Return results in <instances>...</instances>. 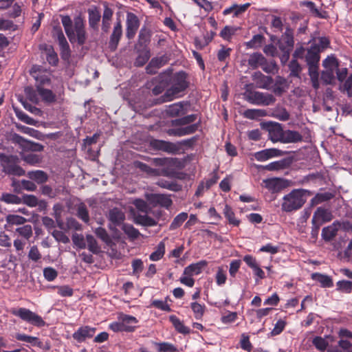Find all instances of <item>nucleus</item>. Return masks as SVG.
I'll return each mask as SVG.
<instances>
[{"label":"nucleus","mask_w":352,"mask_h":352,"mask_svg":"<svg viewBox=\"0 0 352 352\" xmlns=\"http://www.w3.org/2000/svg\"><path fill=\"white\" fill-rule=\"evenodd\" d=\"M61 22L65 32L72 43L83 45L87 39L83 20L80 17L74 19V23L69 16H63Z\"/></svg>","instance_id":"obj_1"},{"label":"nucleus","mask_w":352,"mask_h":352,"mask_svg":"<svg viewBox=\"0 0 352 352\" xmlns=\"http://www.w3.org/2000/svg\"><path fill=\"white\" fill-rule=\"evenodd\" d=\"M310 195L309 191L298 188L292 190L283 197L281 209L286 212H290L301 208Z\"/></svg>","instance_id":"obj_2"},{"label":"nucleus","mask_w":352,"mask_h":352,"mask_svg":"<svg viewBox=\"0 0 352 352\" xmlns=\"http://www.w3.org/2000/svg\"><path fill=\"white\" fill-rule=\"evenodd\" d=\"M117 319L109 325V329L113 332H133L138 323L135 317L123 313H119Z\"/></svg>","instance_id":"obj_3"},{"label":"nucleus","mask_w":352,"mask_h":352,"mask_svg":"<svg viewBox=\"0 0 352 352\" xmlns=\"http://www.w3.org/2000/svg\"><path fill=\"white\" fill-rule=\"evenodd\" d=\"M324 70L321 74V78L325 84H332L335 80V73L337 71L339 64L337 58L333 56H327L322 61Z\"/></svg>","instance_id":"obj_4"},{"label":"nucleus","mask_w":352,"mask_h":352,"mask_svg":"<svg viewBox=\"0 0 352 352\" xmlns=\"http://www.w3.org/2000/svg\"><path fill=\"white\" fill-rule=\"evenodd\" d=\"M12 313L14 316L19 317L21 320L32 325L37 327H43L45 325V321L43 320V318L28 309H15L12 311Z\"/></svg>","instance_id":"obj_5"},{"label":"nucleus","mask_w":352,"mask_h":352,"mask_svg":"<svg viewBox=\"0 0 352 352\" xmlns=\"http://www.w3.org/2000/svg\"><path fill=\"white\" fill-rule=\"evenodd\" d=\"M246 98L252 104L263 106L270 105L276 100L273 95L259 91H251L247 94Z\"/></svg>","instance_id":"obj_6"},{"label":"nucleus","mask_w":352,"mask_h":352,"mask_svg":"<svg viewBox=\"0 0 352 352\" xmlns=\"http://www.w3.org/2000/svg\"><path fill=\"white\" fill-rule=\"evenodd\" d=\"M145 198L150 205L155 207L160 206L168 208L173 204L169 195L157 193H146Z\"/></svg>","instance_id":"obj_7"},{"label":"nucleus","mask_w":352,"mask_h":352,"mask_svg":"<svg viewBox=\"0 0 352 352\" xmlns=\"http://www.w3.org/2000/svg\"><path fill=\"white\" fill-rule=\"evenodd\" d=\"M265 186L272 192H279L291 186L292 182L283 178H271L263 180Z\"/></svg>","instance_id":"obj_8"},{"label":"nucleus","mask_w":352,"mask_h":352,"mask_svg":"<svg viewBox=\"0 0 352 352\" xmlns=\"http://www.w3.org/2000/svg\"><path fill=\"white\" fill-rule=\"evenodd\" d=\"M331 212L326 208L320 207L315 211L312 217V223L316 230L325 222H329L332 219Z\"/></svg>","instance_id":"obj_9"},{"label":"nucleus","mask_w":352,"mask_h":352,"mask_svg":"<svg viewBox=\"0 0 352 352\" xmlns=\"http://www.w3.org/2000/svg\"><path fill=\"white\" fill-rule=\"evenodd\" d=\"M243 260L252 270L256 282L259 279H263L265 277L264 271L261 268L255 257L250 254H246L243 256Z\"/></svg>","instance_id":"obj_10"},{"label":"nucleus","mask_w":352,"mask_h":352,"mask_svg":"<svg viewBox=\"0 0 352 352\" xmlns=\"http://www.w3.org/2000/svg\"><path fill=\"white\" fill-rule=\"evenodd\" d=\"M126 35L129 39H131L134 37L136 32L140 25V21L138 16L132 13L127 12L126 14Z\"/></svg>","instance_id":"obj_11"},{"label":"nucleus","mask_w":352,"mask_h":352,"mask_svg":"<svg viewBox=\"0 0 352 352\" xmlns=\"http://www.w3.org/2000/svg\"><path fill=\"white\" fill-rule=\"evenodd\" d=\"M266 129L269 133V138L273 142L282 141L284 131L280 124L276 122H269L266 124Z\"/></svg>","instance_id":"obj_12"},{"label":"nucleus","mask_w":352,"mask_h":352,"mask_svg":"<svg viewBox=\"0 0 352 352\" xmlns=\"http://www.w3.org/2000/svg\"><path fill=\"white\" fill-rule=\"evenodd\" d=\"M54 32L60 48L61 56L64 60H67L70 56V49L69 44L62 30L60 28H55Z\"/></svg>","instance_id":"obj_13"},{"label":"nucleus","mask_w":352,"mask_h":352,"mask_svg":"<svg viewBox=\"0 0 352 352\" xmlns=\"http://www.w3.org/2000/svg\"><path fill=\"white\" fill-rule=\"evenodd\" d=\"M54 32L60 48L61 56L64 60H67L70 56V49L69 44L62 30L60 28H55Z\"/></svg>","instance_id":"obj_14"},{"label":"nucleus","mask_w":352,"mask_h":352,"mask_svg":"<svg viewBox=\"0 0 352 352\" xmlns=\"http://www.w3.org/2000/svg\"><path fill=\"white\" fill-rule=\"evenodd\" d=\"M96 332V328L89 326L80 327L73 333V338L78 342L85 341L87 338H92Z\"/></svg>","instance_id":"obj_15"},{"label":"nucleus","mask_w":352,"mask_h":352,"mask_svg":"<svg viewBox=\"0 0 352 352\" xmlns=\"http://www.w3.org/2000/svg\"><path fill=\"white\" fill-rule=\"evenodd\" d=\"M283 153L282 151L276 148H268L255 153L254 157L256 160L264 162L272 157L281 156Z\"/></svg>","instance_id":"obj_16"},{"label":"nucleus","mask_w":352,"mask_h":352,"mask_svg":"<svg viewBox=\"0 0 352 352\" xmlns=\"http://www.w3.org/2000/svg\"><path fill=\"white\" fill-rule=\"evenodd\" d=\"M250 6V4L249 3L245 4L233 3L231 6L226 8L223 11V14L224 16L232 14V17L236 18L239 17L241 14H243L248 10Z\"/></svg>","instance_id":"obj_17"},{"label":"nucleus","mask_w":352,"mask_h":352,"mask_svg":"<svg viewBox=\"0 0 352 352\" xmlns=\"http://www.w3.org/2000/svg\"><path fill=\"white\" fill-rule=\"evenodd\" d=\"M13 140L23 148H28L33 151H41L43 149V146L39 144H34L30 141L24 139L19 135L14 134Z\"/></svg>","instance_id":"obj_18"},{"label":"nucleus","mask_w":352,"mask_h":352,"mask_svg":"<svg viewBox=\"0 0 352 352\" xmlns=\"http://www.w3.org/2000/svg\"><path fill=\"white\" fill-rule=\"evenodd\" d=\"M340 226V222L334 221L331 225L324 228L321 234L322 239L327 241H331L336 236Z\"/></svg>","instance_id":"obj_19"},{"label":"nucleus","mask_w":352,"mask_h":352,"mask_svg":"<svg viewBox=\"0 0 352 352\" xmlns=\"http://www.w3.org/2000/svg\"><path fill=\"white\" fill-rule=\"evenodd\" d=\"M197 125L195 124H191L187 126H181L177 129H171L168 131V134L174 136H184L193 133L196 131Z\"/></svg>","instance_id":"obj_20"},{"label":"nucleus","mask_w":352,"mask_h":352,"mask_svg":"<svg viewBox=\"0 0 352 352\" xmlns=\"http://www.w3.org/2000/svg\"><path fill=\"white\" fill-rule=\"evenodd\" d=\"M122 34V28L120 21L116 23L113 32L111 35L109 47L111 50H116Z\"/></svg>","instance_id":"obj_21"},{"label":"nucleus","mask_w":352,"mask_h":352,"mask_svg":"<svg viewBox=\"0 0 352 352\" xmlns=\"http://www.w3.org/2000/svg\"><path fill=\"white\" fill-rule=\"evenodd\" d=\"M135 164L137 168L150 176H168V172L167 170L152 168L142 162H137Z\"/></svg>","instance_id":"obj_22"},{"label":"nucleus","mask_w":352,"mask_h":352,"mask_svg":"<svg viewBox=\"0 0 352 352\" xmlns=\"http://www.w3.org/2000/svg\"><path fill=\"white\" fill-rule=\"evenodd\" d=\"M151 144L153 148L168 153H174L177 150L174 144L164 140H153Z\"/></svg>","instance_id":"obj_23"},{"label":"nucleus","mask_w":352,"mask_h":352,"mask_svg":"<svg viewBox=\"0 0 352 352\" xmlns=\"http://www.w3.org/2000/svg\"><path fill=\"white\" fill-rule=\"evenodd\" d=\"M206 265L207 262L206 261H201L196 263H192L184 269V274L191 276L198 275Z\"/></svg>","instance_id":"obj_24"},{"label":"nucleus","mask_w":352,"mask_h":352,"mask_svg":"<svg viewBox=\"0 0 352 352\" xmlns=\"http://www.w3.org/2000/svg\"><path fill=\"white\" fill-rule=\"evenodd\" d=\"M188 106L185 102H177L169 105L166 108V113L170 116H178L185 113L186 107Z\"/></svg>","instance_id":"obj_25"},{"label":"nucleus","mask_w":352,"mask_h":352,"mask_svg":"<svg viewBox=\"0 0 352 352\" xmlns=\"http://www.w3.org/2000/svg\"><path fill=\"white\" fill-rule=\"evenodd\" d=\"M169 320L171 322L177 332L182 334L190 333V328L184 325V322L175 315L170 316Z\"/></svg>","instance_id":"obj_26"},{"label":"nucleus","mask_w":352,"mask_h":352,"mask_svg":"<svg viewBox=\"0 0 352 352\" xmlns=\"http://www.w3.org/2000/svg\"><path fill=\"white\" fill-rule=\"evenodd\" d=\"M6 224L5 227L7 230H10L13 226H20L25 223L26 219L22 216L17 214H8L6 217Z\"/></svg>","instance_id":"obj_27"},{"label":"nucleus","mask_w":352,"mask_h":352,"mask_svg":"<svg viewBox=\"0 0 352 352\" xmlns=\"http://www.w3.org/2000/svg\"><path fill=\"white\" fill-rule=\"evenodd\" d=\"M302 139V135L295 131L287 130L284 131L281 142L283 143H292L301 141Z\"/></svg>","instance_id":"obj_28"},{"label":"nucleus","mask_w":352,"mask_h":352,"mask_svg":"<svg viewBox=\"0 0 352 352\" xmlns=\"http://www.w3.org/2000/svg\"><path fill=\"white\" fill-rule=\"evenodd\" d=\"M309 66V75L310 76L312 86L316 89L319 87V73L318 64H307Z\"/></svg>","instance_id":"obj_29"},{"label":"nucleus","mask_w":352,"mask_h":352,"mask_svg":"<svg viewBox=\"0 0 352 352\" xmlns=\"http://www.w3.org/2000/svg\"><path fill=\"white\" fill-rule=\"evenodd\" d=\"M165 62L164 57L153 58L146 68L147 73L155 74L157 69L163 66Z\"/></svg>","instance_id":"obj_30"},{"label":"nucleus","mask_w":352,"mask_h":352,"mask_svg":"<svg viewBox=\"0 0 352 352\" xmlns=\"http://www.w3.org/2000/svg\"><path fill=\"white\" fill-rule=\"evenodd\" d=\"M109 218L112 223L119 225L124 220L125 216L121 210L113 208L109 211Z\"/></svg>","instance_id":"obj_31"},{"label":"nucleus","mask_w":352,"mask_h":352,"mask_svg":"<svg viewBox=\"0 0 352 352\" xmlns=\"http://www.w3.org/2000/svg\"><path fill=\"white\" fill-rule=\"evenodd\" d=\"M153 345L155 346L157 352H176L177 351V348L176 346L170 342H153Z\"/></svg>","instance_id":"obj_32"},{"label":"nucleus","mask_w":352,"mask_h":352,"mask_svg":"<svg viewBox=\"0 0 352 352\" xmlns=\"http://www.w3.org/2000/svg\"><path fill=\"white\" fill-rule=\"evenodd\" d=\"M305 59L307 64H319L320 52H318V50L310 46V48L307 51Z\"/></svg>","instance_id":"obj_33"},{"label":"nucleus","mask_w":352,"mask_h":352,"mask_svg":"<svg viewBox=\"0 0 352 352\" xmlns=\"http://www.w3.org/2000/svg\"><path fill=\"white\" fill-rule=\"evenodd\" d=\"M265 59V58L261 53H253L250 56L248 64L252 68L256 69L261 67Z\"/></svg>","instance_id":"obj_34"},{"label":"nucleus","mask_w":352,"mask_h":352,"mask_svg":"<svg viewBox=\"0 0 352 352\" xmlns=\"http://www.w3.org/2000/svg\"><path fill=\"white\" fill-rule=\"evenodd\" d=\"M239 29V27L226 25L222 29L219 35L223 39L229 41Z\"/></svg>","instance_id":"obj_35"},{"label":"nucleus","mask_w":352,"mask_h":352,"mask_svg":"<svg viewBox=\"0 0 352 352\" xmlns=\"http://www.w3.org/2000/svg\"><path fill=\"white\" fill-rule=\"evenodd\" d=\"M165 254V243L161 241L157 246L156 250L150 255L149 258L153 261L160 260Z\"/></svg>","instance_id":"obj_36"},{"label":"nucleus","mask_w":352,"mask_h":352,"mask_svg":"<svg viewBox=\"0 0 352 352\" xmlns=\"http://www.w3.org/2000/svg\"><path fill=\"white\" fill-rule=\"evenodd\" d=\"M28 175L31 179L34 180L38 184L44 183L47 179L46 173L40 170L30 171L28 173Z\"/></svg>","instance_id":"obj_37"},{"label":"nucleus","mask_w":352,"mask_h":352,"mask_svg":"<svg viewBox=\"0 0 352 352\" xmlns=\"http://www.w3.org/2000/svg\"><path fill=\"white\" fill-rule=\"evenodd\" d=\"M313 278L319 282L324 287H331L333 286L332 279L329 276L316 273L313 274Z\"/></svg>","instance_id":"obj_38"},{"label":"nucleus","mask_w":352,"mask_h":352,"mask_svg":"<svg viewBox=\"0 0 352 352\" xmlns=\"http://www.w3.org/2000/svg\"><path fill=\"white\" fill-rule=\"evenodd\" d=\"M289 166V162L286 160H282L270 163L265 166L267 170H278L285 168Z\"/></svg>","instance_id":"obj_39"},{"label":"nucleus","mask_w":352,"mask_h":352,"mask_svg":"<svg viewBox=\"0 0 352 352\" xmlns=\"http://www.w3.org/2000/svg\"><path fill=\"white\" fill-rule=\"evenodd\" d=\"M223 214L228 220L230 224L234 226H238L240 224V220L235 217L234 212L229 206L226 205L225 206L223 209Z\"/></svg>","instance_id":"obj_40"},{"label":"nucleus","mask_w":352,"mask_h":352,"mask_svg":"<svg viewBox=\"0 0 352 352\" xmlns=\"http://www.w3.org/2000/svg\"><path fill=\"white\" fill-rule=\"evenodd\" d=\"M304 6L307 7L311 13L318 18L324 19L327 16L326 12L324 11H321L318 9L315 5V3L312 1H305L302 3Z\"/></svg>","instance_id":"obj_41"},{"label":"nucleus","mask_w":352,"mask_h":352,"mask_svg":"<svg viewBox=\"0 0 352 352\" xmlns=\"http://www.w3.org/2000/svg\"><path fill=\"white\" fill-rule=\"evenodd\" d=\"M89 23L92 28L97 25L100 19V13L96 8L89 9Z\"/></svg>","instance_id":"obj_42"},{"label":"nucleus","mask_w":352,"mask_h":352,"mask_svg":"<svg viewBox=\"0 0 352 352\" xmlns=\"http://www.w3.org/2000/svg\"><path fill=\"white\" fill-rule=\"evenodd\" d=\"M267 116V112L263 109H248L244 112V116L249 119H257Z\"/></svg>","instance_id":"obj_43"},{"label":"nucleus","mask_w":352,"mask_h":352,"mask_svg":"<svg viewBox=\"0 0 352 352\" xmlns=\"http://www.w3.org/2000/svg\"><path fill=\"white\" fill-rule=\"evenodd\" d=\"M329 45V40L327 37H320L318 40H315L311 45L312 47H315L316 50H318L320 53L324 49L327 48Z\"/></svg>","instance_id":"obj_44"},{"label":"nucleus","mask_w":352,"mask_h":352,"mask_svg":"<svg viewBox=\"0 0 352 352\" xmlns=\"http://www.w3.org/2000/svg\"><path fill=\"white\" fill-rule=\"evenodd\" d=\"M190 307L194 313L195 318L197 320H199L203 317L206 308L204 305H201L197 302H194L190 304Z\"/></svg>","instance_id":"obj_45"},{"label":"nucleus","mask_w":352,"mask_h":352,"mask_svg":"<svg viewBox=\"0 0 352 352\" xmlns=\"http://www.w3.org/2000/svg\"><path fill=\"white\" fill-rule=\"evenodd\" d=\"M16 116L22 122L30 125H36V122L23 111L14 109Z\"/></svg>","instance_id":"obj_46"},{"label":"nucleus","mask_w":352,"mask_h":352,"mask_svg":"<svg viewBox=\"0 0 352 352\" xmlns=\"http://www.w3.org/2000/svg\"><path fill=\"white\" fill-rule=\"evenodd\" d=\"M188 214L186 212H181L177 214L170 224V229L175 230L179 226L187 219Z\"/></svg>","instance_id":"obj_47"},{"label":"nucleus","mask_w":352,"mask_h":352,"mask_svg":"<svg viewBox=\"0 0 352 352\" xmlns=\"http://www.w3.org/2000/svg\"><path fill=\"white\" fill-rule=\"evenodd\" d=\"M254 77H258L260 78V82H258V87L260 88L267 89L273 82L271 77L264 76L261 72L255 73Z\"/></svg>","instance_id":"obj_48"},{"label":"nucleus","mask_w":352,"mask_h":352,"mask_svg":"<svg viewBox=\"0 0 352 352\" xmlns=\"http://www.w3.org/2000/svg\"><path fill=\"white\" fill-rule=\"evenodd\" d=\"M77 216L85 223H88L89 216L87 208L84 204H80L77 207Z\"/></svg>","instance_id":"obj_49"},{"label":"nucleus","mask_w":352,"mask_h":352,"mask_svg":"<svg viewBox=\"0 0 352 352\" xmlns=\"http://www.w3.org/2000/svg\"><path fill=\"white\" fill-rule=\"evenodd\" d=\"M16 338L18 340L23 341V342H25L27 343H29V344H30L32 346H36V345H38L39 344V341H38V338L34 337V336H28V335H25V334L18 333V334L16 335Z\"/></svg>","instance_id":"obj_50"},{"label":"nucleus","mask_w":352,"mask_h":352,"mask_svg":"<svg viewBox=\"0 0 352 352\" xmlns=\"http://www.w3.org/2000/svg\"><path fill=\"white\" fill-rule=\"evenodd\" d=\"M340 90L343 93H346L348 96H352V76H349L345 81L340 85Z\"/></svg>","instance_id":"obj_51"},{"label":"nucleus","mask_w":352,"mask_h":352,"mask_svg":"<svg viewBox=\"0 0 352 352\" xmlns=\"http://www.w3.org/2000/svg\"><path fill=\"white\" fill-rule=\"evenodd\" d=\"M4 170L7 173L10 175L21 176L25 174L24 170L16 164L8 165L4 167Z\"/></svg>","instance_id":"obj_52"},{"label":"nucleus","mask_w":352,"mask_h":352,"mask_svg":"<svg viewBox=\"0 0 352 352\" xmlns=\"http://www.w3.org/2000/svg\"><path fill=\"white\" fill-rule=\"evenodd\" d=\"M157 185L166 188L170 190L177 191L179 189V186L175 182H170L165 179H160L157 183Z\"/></svg>","instance_id":"obj_53"},{"label":"nucleus","mask_w":352,"mask_h":352,"mask_svg":"<svg viewBox=\"0 0 352 352\" xmlns=\"http://www.w3.org/2000/svg\"><path fill=\"white\" fill-rule=\"evenodd\" d=\"M132 204L140 212L146 214L150 210L148 204L143 199H135L132 201Z\"/></svg>","instance_id":"obj_54"},{"label":"nucleus","mask_w":352,"mask_h":352,"mask_svg":"<svg viewBox=\"0 0 352 352\" xmlns=\"http://www.w3.org/2000/svg\"><path fill=\"white\" fill-rule=\"evenodd\" d=\"M262 69L267 74H275L278 71L276 63L273 61L268 62L266 58L264 63L261 65Z\"/></svg>","instance_id":"obj_55"},{"label":"nucleus","mask_w":352,"mask_h":352,"mask_svg":"<svg viewBox=\"0 0 352 352\" xmlns=\"http://www.w3.org/2000/svg\"><path fill=\"white\" fill-rule=\"evenodd\" d=\"M16 232L25 239H29L32 236V228L30 225H25L16 228Z\"/></svg>","instance_id":"obj_56"},{"label":"nucleus","mask_w":352,"mask_h":352,"mask_svg":"<svg viewBox=\"0 0 352 352\" xmlns=\"http://www.w3.org/2000/svg\"><path fill=\"white\" fill-rule=\"evenodd\" d=\"M1 199L7 204H19L21 203V199L20 197L10 193L3 194Z\"/></svg>","instance_id":"obj_57"},{"label":"nucleus","mask_w":352,"mask_h":352,"mask_svg":"<svg viewBox=\"0 0 352 352\" xmlns=\"http://www.w3.org/2000/svg\"><path fill=\"white\" fill-rule=\"evenodd\" d=\"M86 239L89 250L94 254L99 252L100 248L94 237L91 235H87Z\"/></svg>","instance_id":"obj_58"},{"label":"nucleus","mask_w":352,"mask_h":352,"mask_svg":"<svg viewBox=\"0 0 352 352\" xmlns=\"http://www.w3.org/2000/svg\"><path fill=\"white\" fill-rule=\"evenodd\" d=\"M122 229L125 234L132 239H137L140 234L139 231L131 225L124 224Z\"/></svg>","instance_id":"obj_59"},{"label":"nucleus","mask_w":352,"mask_h":352,"mask_svg":"<svg viewBox=\"0 0 352 352\" xmlns=\"http://www.w3.org/2000/svg\"><path fill=\"white\" fill-rule=\"evenodd\" d=\"M289 68L290 70V75L292 76L298 77L301 72L302 67L298 63L297 60H292L289 64Z\"/></svg>","instance_id":"obj_60"},{"label":"nucleus","mask_w":352,"mask_h":352,"mask_svg":"<svg viewBox=\"0 0 352 352\" xmlns=\"http://www.w3.org/2000/svg\"><path fill=\"white\" fill-rule=\"evenodd\" d=\"M47 60L50 65H55L58 61V56L51 46L46 49Z\"/></svg>","instance_id":"obj_61"},{"label":"nucleus","mask_w":352,"mask_h":352,"mask_svg":"<svg viewBox=\"0 0 352 352\" xmlns=\"http://www.w3.org/2000/svg\"><path fill=\"white\" fill-rule=\"evenodd\" d=\"M337 289L342 292L349 293L352 289V282L350 280H340L337 283Z\"/></svg>","instance_id":"obj_62"},{"label":"nucleus","mask_w":352,"mask_h":352,"mask_svg":"<svg viewBox=\"0 0 352 352\" xmlns=\"http://www.w3.org/2000/svg\"><path fill=\"white\" fill-rule=\"evenodd\" d=\"M22 159L28 164L32 165L38 164L41 160L40 156L34 153L23 155Z\"/></svg>","instance_id":"obj_63"},{"label":"nucleus","mask_w":352,"mask_h":352,"mask_svg":"<svg viewBox=\"0 0 352 352\" xmlns=\"http://www.w3.org/2000/svg\"><path fill=\"white\" fill-rule=\"evenodd\" d=\"M280 250V247L274 245L272 243H269L265 244V245H263L260 249V252H267L270 253L271 254H276L278 253Z\"/></svg>","instance_id":"obj_64"}]
</instances>
